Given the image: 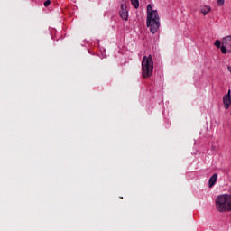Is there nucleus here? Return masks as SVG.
Instances as JSON below:
<instances>
[{
  "instance_id": "nucleus-5",
  "label": "nucleus",
  "mask_w": 231,
  "mask_h": 231,
  "mask_svg": "<svg viewBox=\"0 0 231 231\" xmlns=\"http://www.w3.org/2000/svg\"><path fill=\"white\" fill-rule=\"evenodd\" d=\"M119 15L124 19V21H127L129 19V11H127V5L125 3L121 4Z\"/></svg>"
},
{
  "instance_id": "nucleus-6",
  "label": "nucleus",
  "mask_w": 231,
  "mask_h": 231,
  "mask_svg": "<svg viewBox=\"0 0 231 231\" xmlns=\"http://www.w3.org/2000/svg\"><path fill=\"white\" fill-rule=\"evenodd\" d=\"M217 181V174L215 173L209 178V180H208L209 189H212V187L216 185Z\"/></svg>"
},
{
  "instance_id": "nucleus-13",
  "label": "nucleus",
  "mask_w": 231,
  "mask_h": 231,
  "mask_svg": "<svg viewBox=\"0 0 231 231\" xmlns=\"http://www.w3.org/2000/svg\"><path fill=\"white\" fill-rule=\"evenodd\" d=\"M224 97H228V98H231L230 90H228L227 94L225 95Z\"/></svg>"
},
{
  "instance_id": "nucleus-8",
  "label": "nucleus",
  "mask_w": 231,
  "mask_h": 231,
  "mask_svg": "<svg viewBox=\"0 0 231 231\" xmlns=\"http://www.w3.org/2000/svg\"><path fill=\"white\" fill-rule=\"evenodd\" d=\"M223 104H224L225 109H230V106H231V97H223Z\"/></svg>"
},
{
  "instance_id": "nucleus-7",
  "label": "nucleus",
  "mask_w": 231,
  "mask_h": 231,
  "mask_svg": "<svg viewBox=\"0 0 231 231\" xmlns=\"http://www.w3.org/2000/svg\"><path fill=\"white\" fill-rule=\"evenodd\" d=\"M212 10V7H210L209 5H203L200 8V12L201 14H203V15H208V14H210Z\"/></svg>"
},
{
  "instance_id": "nucleus-11",
  "label": "nucleus",
  "mask_w": 231,
  "mask_h": 231,
  "mask_svg": "<svg viewBox=\"0 0 231 231\" xmlns=\"http://www.w3.org/2000/svg\"><path fill=\"white\" fill-rule=\"evenodd\" d=\"M217 6H223L225 5V0H217Z\"/></svg>"
},
{
  "instance_id": "nucleus-2",
  "label": "nucleus",
  "mask_w": 231,
  "mask_h": 231,
  "mask_svg": "<svg viewBox=\"0 0 231 231\" xmlns=\"http://www.w3.org/2000/svg\"><path fill=\"white\" fill-rule=\"evenodd\" d=\"M215 207L217 212H231V195L222 194L218 195L215 199Z\"/></svg>"
},
{
  "instance_id": "nucleus-9",
  "label": "nucleus",
  "mask_w": 231,
  "mask_h": 231,
  "mask_svg": "<svg viewBox=\"0 0 231 231\" xmlns=\"http://www.w3.org/2000/svg\"><path fill=\"white\" fill-rule=\"evenodd\" d=\"M131 4L133 5L134 8L138 9L140 7V1L139 0H130Z\"/></svg>"
},
{
  "instance_id": "nucleus-10",
  "label": "nucleus",
  "mask_w": 231,
  "mask_h": 231,
  "mask_svg": "<svg viewBox=\"0 0 231 231\" xmlns=\"http://www.w3.org/2000/svg\"><path fill=\"white\" fill-rule=\"evenodd\" d=\"M215 46L217 48H220L221 49V41L220 40H216Z\"/></svg>"
},
{
  "instance_id": "nucleus-4",
  "label": "nucleus",
  "mask_w": 231,
  "mask_h": 231,
  "mask_svg": "<svg viewBox=\"0 0 231 231\" xmlns=\"http://www.w3.org/2000/svg\"><path fill=\"white\" fill-rule=\"evenodd\" d=\"M221 53L226 55L231 53V36H226L222 39Z\"/></svg>"
},
{
  "instance_id": "nucleus-3",
  "label": "nucleus",
  "mask_w": 231,
  "mask_h": 231,
  "mask_svg": "<svg viewBox=\"0 0 231 231\" xmlns=\"http://www.w3.org/2000/svg\"><path fill=\"white\" fill-rule=\"evenodd\" d=\"M152 71H154V61L152 60V56H143L142 61V73L143 79H149V77H152Z\"/></svg>"
},
{
  "instance_id": "nucleus-1",
  "label": "nucleus",
  "mask_w": 231,
  "mask_h": 231,
  "mask_svg": "<svg viewBox=\"0 0 231 231\" xmlns=\"http://www.w3.org/2000/svg\"><path fill=\"white\" fill-rule=\"evenodd\" d=\"M146 26L152 34L160 30V14L157 10L152 9L151 4L147 5Z\"/></svg>"
},
{
  "instance_id": "nucleus-12",
  "label": "nucleus",
  "mask_w": 231,
  "mask_h": 231,
  "mask_svg": "<svg viewBox=\"0 0 231 231\" xmlns=\"http://www.w3.org/2000/svg\"><path fill=\"white\" fill-rule=\"evenodd\" d=\"M50 5H51V2L50 0H47V1L44 2V6L46 8H48V6H50Z\"/></svg>"
}]
</instances>
